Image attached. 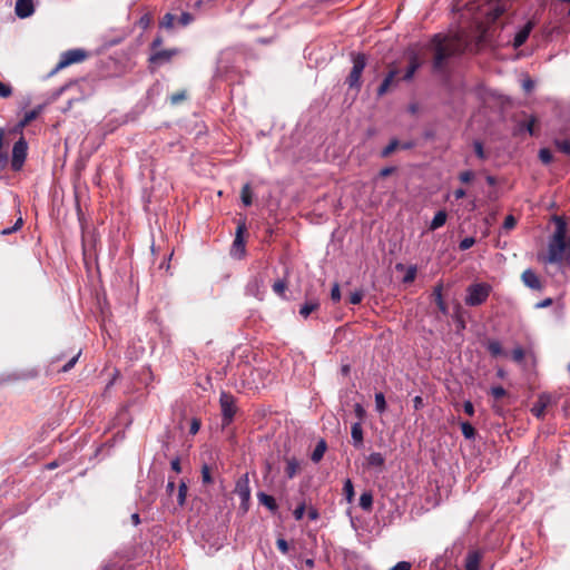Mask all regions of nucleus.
Wrapping results in <instances>:
<instances>
[{"label": "nucleus", "instance_id": "f257e3e1", "mask_svg": "<svg viewBox=\"0 0 570 570\" xmlns=\"http://www.w3.org/2000/svg\"><path fill=\"white\" fill-rule=\"evenodd\" d=\"M552 220L556 225V230L549 239L546 262L568 266L570 264V236L567 235V222L561 216H553Z\"/></svg>", "mask_w": 570, "mask_h": 570}, {"label": "nucleus", "instance_id": "f03ea898", "mask_svg": "<svg viewBox=\"0 0 570 570\" xmlns=\"http://www.w3.org/2000/svg\"><path fill=\"white\" fill-rule=\"evenodd\" d=\"M430 46L434 51L432 62L433 71L438 73H445L448 60L462 52V48L456 41L449 39L441 33L433 36Z\"/></svg>", "mask_w": 570, "mask_h": 570}, {"label": "nucleus", "instance_id": "7ed1b4c3", "mask_svg": "<svg viewBox=\"0 0 570 570\" xmlns=\"http://www.w3.org/2000/svg\"><path fill=\"white\" fill-rule=\"evenodd\" d=\"M492 292V286L489 283H473L466 288V296L464 302L468 306H480L487 302Z\"/></svg>", "mask_w": 570, "mask_h": 570}, {"label": "nucleus", "instance_id": "20e7f679", "mask_svg": "<svg viewBox=\"0 0 570 570\" xmlns=\"http://www.w3.org/2000/svg\"><path fill=\"white\" fill-rule=\"evenodd\" d=\"M351 57H352L353 67H352L350 75L347 76V78L345 80V83L351 89L360 90L361 86H362L361 76L366 66V56L362 52H357V53L353 52L351 55Z\"/></svg>", "mask_w": 570, "mask_h": 570}, {"label": "nucleus", "instance_id": "39448f33", "mask_svg": "<svg viewBox=\"0 0 570 570\" xmlns=\"http://www.w3.org/2000/svg\"><path fill=\"white\" fill-rule=\"evenodd\" d=\"M219 404L222 410V422L223 426H227L234 420L236 414V399L227 392H222L219 397Z\"/></svg>", "mask_w": 570, "mask_h": 570}, {"label": "nucleus", "instance_id": "423d86ee", "mask_svg": "<svg viewBox=\"0 0 570 570\" xmlns=\"http://www.w3.org/2000/svg\"><path fill=\"white\" fill-rule=\"evenodd\" d=\"M87 57V52L83 49H71L61 53L60 60L55 67V69L50 72V75H55L59 70L77 62H81Z\"/></svg>", "mask_w": 570, "mask_h": 570}, {"label": "nucleus", "instance_id": "0eeeda50", "mask_svg": "<svg viewBox=\"0 0 570 570\" xmlns=\"http://www.w3.org/2000/svg\"><path fill=\"white\" fill-rule=\"evenodd\" d=\"M28 144L23 137L17 140L12 147L11 168L13 171H19L27 158Z\"/></svg>", "mask_w": 570, "mask_h": 570}, {"label": "nucleus", "instance_id": "6e6552de", "mask_svg": "<svg viewBox=\"0 0 570 570\" xmlns=\"http://www.w3.org/2000/svg\"><path fill=\"white\" fill-rule=\"evenodd\" d=\"M558 397L550 393H542L539 395L537 402L533 404L531 409V413L538 419H542L546 414V410L557 404Z\"/></svg>", "mask_w": 570, "mask_h": 570}, {"label": "nucleus", "instance_id": "1a4fd4ad", "mask_svg": "<svg viewBox=\"0 0 570 570\" xmlns=\"http://www.w3.org/2000/svg\"><path fill=\"white\" fill-rule=\"evenodd\" d=\"M180 50L177 48L173 49H160L158 51L151 52L149 57V63L155 68L160 67L167 62H170L171 59L179 55Z\"/></svg>", "mask_w": 570, "mask_h": 570}, {"label": "nucleus", "instance_id": "9d476101", "mask_svg": "<svg viewBox=\"0 0 570 570\" xmlns=\"http://www.w3.org/2000/svg\"><path fill=\"white\" fill-rule=\"evenodd\" d=\"M235 493L239 497L242 501V508L247 511L248 502L250 499V488H249V479L248 474L242 475L235 485Z\"/></svg>", "mask_w": 570, "mask_h": 570}, {"label": "nucleus", "instance_id": "9b49d317", "mask_svg": "<svg viewBox=\"0 0 570 570\" xmlns=\"http://www.w3.org/2000/svg\"><path fill=\"white\" fill-rule=\"evenodd\" d=\"M246 232L245 223H240L236 228V236L232 246V255L236 258H242L245 254V239L244 234Z\"/></svg>", "mask_w": 570, "mask_h": 570}, {"label": "nucleus", "instance_id": "f8f14e48", "mask_svg": "<svg viewBox=\"0 0 570 570\" xmlns=\"http://www.w3.org/2000/svg\"><path fill=\"white\" fill-rule=\"evenodd\" d=\"M246 294L254 296L258 299L263 298L264 281L261 276L256 275L248 281V283L246 285Z\"/></svg>", "mask_w": 570, "mask_h": 570}, {"label": "nucleus", "instance_id": "ddd939ff", "mask_svg": "<svg viewBox=\"0 0 570 570\" xmlns=\"http://www.w3.org/2000/svg\"><path fill=\"white\" fill-rule=\"evenodd\" d=\"M535 26V21L533 19L529 20L514 36L512 46L514 49L520 48L524 45L527 39L529 38L531 31Z\"/></svg>", "mask_w": 570, "mask_h": 570}, {"label": "nucleus", "instance_id": "4468645a", "mask_svg": "<svg viewBox=\"0 0 570 570\" xmlns=\"http://www.w3.org/2000/svg\"><path fill=\"white\" fill-rule=\"evenodd\" d=\"M483 559V551L481 550H469L464 559L465 570H479L480 563Z\"/></svg>", "mask_w": 570, "mask_h": 570}, {"label": "nucleus", "instance_id": "2eb2a0df", "mask_svg": "<svg viewBox=\"0 0 570 570\" xmlns=\"http://www.w3.org/2000/svg\"><path fill=\"white\" fill-rule=\"evenodd\" d=\"M16 14L21 18H28L30 17L33 11V1L32 0H17L16 1Z\"/></svg>", "mask_w": 570, "mask_h": 570}, {"label": "nucleus", "instance_id": "dca6fc26", "mask_svg": "<svg viewBox=\"0 0 570 570\" xmlns=\"http://www.w3.org/2000/svg\"><path fill=\"white\" fill-rule=\"evenodd\" d=\"M42 108L43 107L41 105H39L35 109L27 111L23 115L22 119L17 124L14 131L21 132L26 126H28L31 121H33L40 115V112L42 111Z\"/></svg>", "mask_w": 570, "mask_h": 570}, {"label": "nucleus", "instance_id": "f3484780", "mask_svg": "<svg viewBox=\"0 0 570 570\" xmlns=\"http://www.w3.org/2000/svg\"><path fill=\"white\" fill-rule=\"evenodd\" d=\"M409 59H410L409 67H407L406 72L404 73V76L402 78L405 81L411 80L413 78L414 73L416 72V70L422 65L417 53L414 52V51L410 52Z\"/></svg>", "mask_w": 570, "mask_h": 570}, {"label": "nucleus", "instance_id": "a211bd4d", "mask_svg": "<svg viewBox=\"0 0 570 570\" xmlns=\"http://www.w3.org/2000/svg\"><path fill=\"white\" fill-rule=\"evenodd\" d=\"M522 282L525 286L531 289H541L542 285L537 276V274L532 269H525L521 275Z\"/></svg>", "mask_w": 570, "mask_h": 570}, {"label": "nucleus", "instance_id": "6ab92c4d", "mask_svg": "<svg viewBox=\"0 0 570 570\" xmlns=\"http://www.w3.org/2000/svg\"><path fill=\"white\" fill-rule=\"evenodd\" d=\"M397 75H399V70L397 69H391L389 71V73L385 76V78L383 79L382 83L377 88V95L379 96H383V95H385L389 91L390 87L394 83L395 78L397 77Z\"/></svg>", "mask_w": 570, "mask_h": 570}, {"label": "nucleus", "instance_id": "aec40b11", "mask_svg": "<svg viewBox=\"0 0 570 570\" xmlns=\"http://www.w3.org/2000/svg\"><path fill=\"white\" fill-rule=\"evenodd\" d=\"M352 444L356 449L363 446V428L361 422H355L351 428Z\"/></svg>", "mask_w": 570, "mask_h": 570}, {"label": "nucleus", "instance_id": "412c9836", "mask_svg": "<svg viewBox=\"0 0 570 570\" xmlns=\"http://www.w3.org/2000/svg\"><path fill=\"white\" fill-rule=\"evenodd\" d=\"M442 291H443V285L442 284H438L434 288H433V297H434V301L438 305V308L439 311L443 314V315H446L449 313V308H448V305L445 304L444 299H443V294H442Z\"/></svg>", "mask_w": 570, "mask_h": 570}, {"label": "nucleus", "instance_id": "4be33fe9", "mask_svg": "<svg viewBox=\"0 0 570 570\" xmlns=\"http://www.w3.org/2000/svg\"><path fill=\"white\" fill-rule=\"evenodd\" d=\"M257 499L261 504L266 507L272 512H275L278 509L276 500L269 494H266L264 492H258Z\"/></svg>", "mask_w": 570, "mask_h": 570}, {"label": "nucleus", "instance_id": "5701e85b", "mask_svg": "<svg viewBox=\"0 0 570 570\" xmlns=\"http://www.w3.org/2000/svg\"><path fill=\"white\" fill-rule=\"evenodd\" d=\"M327 450V443L324 439H321L314 451L312 452V455H311V460L314 462V463H318L323 456H324V453L326 452Z\"/></svg>", "mask_w": 570, "mask_h": 570}, {"label": "nucleus", "instance_id": "b1692460", "mask_svg": "<svg viewBox=\"0 0 570 570\" xmlns=\"http://www.w3.org/2000/svg\"><path fill=\"white\" fill-rule=\"evenodd\" d=\"M320 307L317 299H311L305 302L299 308V315L307 318L314 311Z\"/></svg>", "mask_w": 570, "mask_h": 570}, {"label": "nucleus", "instance_id": "393cba45", "mask_svg": "<svg viewBox=\"0 0 570 570\" xmlns=\"http://www.w3.org/2000/svg\"><path fill=\"white\" fill-rule=\"evenodd\" d=\"M366 463L371 468L382 469L385 463V458L380 452H373L366 458Z\"/></svg>", "mask_w": 570, "mask_h": 570}, {"label": "nucleus", "instance_id": "a878e982", "mask_svg": "<svg viewBox=\"0 0 570 570\" xmlns=\"http://www.w3.org/2000/svg\"><path fill=\"white\" fill-rule=\"evenodd\" d=\"M448 218V214L445 210H439L433 219L430 223L429 229L430 230H436L438 228L442 227Z\"/></svg>", "mask_w": 570, "mask_h": 570}, {"label": "nucleus", "instance_id": "bb28decb", "mask_svg": "<svg viewBox=\"0 0 570 570\" xmlns=\"http://www.w3.org/2000/svg\"><path fill=\"white\" fill-rule=\"evenodd\" d=\"M485 347L488 350V352L493 356V357H498V356H502L504 355V351L502 348V345L499 341L497 340H489L487 343H485Z\"/></svg>", "mask_w": 570, "mask_h": 570}, {"label": "nucleus", "instance_id": "cd10ccee", "mask_svg": "<svg viewBox=\"0 0 570 570\" xmlns=\"http://www.w3.org/2000/svg\"><path fill=\"white\" fill-rule=\"evenodd\" d=\"M299 470V462L296 458L286 459L285 473L288 479H293Z\"/></svg>", "mask_w": 570, "mask_h": 570}, {"label": "nucleus", "instance_id": "c85d7f7f", "mask_svg": "<svg viewBox=\"0 0 570 570\" xmlns=\"http://www.w3.org/2000/svg\"><path fill=\"white\" fill-rule=\"evenodd\" d=\"M3 138H4V129L0 128V173L7 167L8 165V155L6 151H2L3 148Z\"/></svg>", "mask_w": 570, "mask_h": 570}, {"label": "nucleus", "instance_id": "c756f323", "mask_svg": "<svg viewBox=\"0 0 570 570\" xmlns=\"http://www.w3.org/2000/svg\"><path fill=\"white\" fill-rule=\"evenodd\" d=\"M188 487L187 483L184 480H180L178 484V491H177V503L179 507H183L186 502Z\"/></svg>", "mask_w": 570, "mask_h": 570}, {"label": "nucleus", "instance_id": "7c9ffc66", "mask_svg": "<svg viewBox=\"0 0 570 570\" xmlns=\"http://www.w3.org/2000/svg\"><path fill=\"white\" fill-rule=\"evenodd\" d=\"M360 507L365 510L370 511L373 507V495L371 492H363L360 497Z\"/></svg>", "mask_w": 570, "mask_h": 570}, {"label": "nucleus", "instance_id": "2f4dec72", "mask_svg": "<svg viewBox=\"0 0 570 570\" xmlns=\"http://www.w3.org/2000/svg\"><path fill=\"white\" fill-rule=\"evenodd\" d=\"M399 146H400V140L396 139V138H393L389 145L386 147H384L382 150H381V157L382 158H387L389 156H391L395 150L399 149Z\"/></svg>", "mask_w": 570, "mask_h": 570}, {"label": "nucleus", "instance_id": "473e14b6", "mask_svg": "<svg viewBox=\"0 0 570 570\" xmlns=\"http://www.w3.org/2000/svg\"><path fill=\"white\" fill-rule=\"evenodd\" d=\"M461 431L465 439L473 440L475 438L476 431L473 425L469 422L461 423Z\"/></svg>", "mask_w": 570, "mask_h": 570}, {"label": "nucleus", "instance_id": "72a5a7b5", "mask_svg": "<svg viewBox=\"0 0 570 570\" xmlns=\"http://www.w3.org/2000/svg\"><path fill=\"white\" fill-rule=\"evenodd\" d=\"M242 202L245 206H250L253 203V193L249 184H245L242 188Z\"/></svg>", "mask_w": 570, "mask_h": 570}, {"label": "nucleus", "instance_id": "f704fd0d", "mask_svg": "<svg viewBox=\"0 0 570 570\" xmlns=\"http://www.w3.org/2000/svg\"><path fill=\"white\" fill-rule=\"evenodd\" d=\"M343 492L346 498V501L348 503H351L354 500L355 492H354L353 483L350 479L345 480L344 487H343Z\"/></svg>", "mask_w": 570, "mask_h": 570}, {"label": "nucleus", "instance_id": "c9c22d12", "mask_svg": "<svg viewBox=\"0 0 570 570\" xmlns=\"http://www.w3.org/2000/svg\"><path fill=\"white\" fill-rule=\"evenodd\" d=\"M554 146L559 151L564 155H570V140L568 139H556Z\"/></svg>", "mask_w": 570, "mask_h": 570}, {"label": "nucleus", "instance_id": "e433bc0d", "mask_svg": "<svg viewBox=\"0 0 570 570\" xmlns=\"http://www.w3.org/2000/svg\"><path fill=\"white\" fill-rule=\"evenodd\" d=\"M202 481L204 484H210L214 481L212 476V468L208 464H203L202 466Z\"/></svg>", "mask_w": 570, "mask_h": 570}, {"label": "nucleus", "instance_id": "4c0bfd02", "mask_svg": "<svg viewBox=\"0 0 570 570\" xmlns=\"http://www.w3.org/2000/svg\"><path fill=\"white\" fill-rule=\"evenodd\" d=\"M376 411L383 413L386 410L385 396L382 392L375 394Z\"/></svg>", "mask_w": 570, "mask_h": 570}, {"label": "nucleus", "instance_id": "58836bf2", "mask_svg": "<svg viewBox=\"0 0 570 570\" xmlns=\"http://www.w3.org/2000/svg\"><path fill=\"white\" fill-rule=\"evenodd\" d=\"M287 284L284 279H278L273 284V291L281 297L285 296Z\"/></svg>", "mask_w": 570, "mask_h": 570}, {"label": "nucleus", "instance_id": "ea45409f", "mask_svg": "<svg viewBox=\"0 0 570 570\" xmlns=\"http://www.w3.org/2000/svg\"><path fill=\"white\" fill-rule=\"evenodd\" d=\"M539 159L548 165L552 161L553 157H552V153L548 149V148H541L539 150Z\"/></svg>", "mask_w": 570, "mask_h": 570}, {"label": "nucleus", "instance_id": "a19ab883", "mask_svg": "<svg viewBox=\"0 0 570 570\" xmlns=\"http://www.w3.org/2000/svg\"><path fill=\"white\" fill-rule=\"evenodd\" d=\"M453 320L455 321L459 330H464L465 328V321H464V318L462 316V312H461L460 306L456 307V309H455V312L453 314Z\"/></svg>", "mask_w": 570, "mask_h": 570}, {"label": "nucleus", "instance_id": "79ce46f5", "mask_svg": "<svg viewBox=\"0 0 570 570\" xmlns=\"http://www.w3.org/2000/svg\"><path fill=\"white\" fill-rule=\"evenodd\" d=\"M416 267L410 266L403 277V283H412L416 277Z\"/></svg>", "mask_w": 570, "mask_h": 570}, {"label": "nucleus", "instance_id": "37998d69", "mask_svg": "<svg viewBox=\"0 0 570 570\" xmlns=\"http://www.w3.org/2000/svg\"><path fill=\"white\" fill-rule=\"evenodd\" d=\"M175 16L171 13H166L160 21V27L163 28H171L174 26Z\"/></svg>", "mask_w": 570, "mask_h": 570}, {"label": "nucleus", "instance_id": "c03bdc74", "mask_svg": "<svg viewBox=\"0 0 570 570\" xmlns=\"http://www.w3.org/2000/svg\"><path fill=\"white\" fill-rule=\"evenodd\" d=\"M525 353L522 347H515L512 351V360L517 363H521L524 360Z\"/></svg>", "mask_w": 570, "mask_h": 570}, {"label": "nucleus", "instance_id": "a18cd8bd", "mask_svg": "<svg viewBox=\"0 0 570 570\" xmlns=\"http://www.w3.org/2000/svg\"><path fill=\"white\" fill-rule=\"evenodd\" d=\"M474 171L472 170H465V171H462L460 173L459 175V179L461 183L463 184H468L470 181H472L474 179Z\"/></svg>", "mask_w": 570, "mask_h": 570}, {"label": "nucleus", "instance_id": "49530a36", "mask_svg": "<svg viewBox=\"0 0 570 570\" xmlns=\"http://www.w3.org/2000/svg\"><path fill=\"white\" fill-rule=\"evenodd\" d=\"M473 147H474V153L478 156V158H480V159H485L487 158V155H485V151L483 149V145H482L481 141L475 140L473 142Z\"/></svg>", "mask_w": 570, "mask_h": 570}, {"label": "nucleus", "instance_id": "de8ad7c7", "mask_svg": "<svg viewBox=\"0 0 570 570\" xmlns=\"http://www.w3.org/2000/svg\"><path fill=\"white\" fill-rule=\"evenodd\" d=\"M80 354H81V351H78V353H77L76 355H73V356L68 361V363H66V364L62 366L61 371H62V372H68V371H70V370L76 365V363H77V361H78V358H79Z\"/></svg>", "mask_w": 570, "mask_h": 570}, {"label": "nucleus", "instance_id": "09e8293b", "mask_svg": "<svg viewBox=\"0 0 570 570\" xmlns=\"http://www.w3.org/2000/svg\"><path fill=\"white\" fill-rule=\"evenodd\" d=\"M474 244H475V239L473 237H465L460 242L459 248L461 250H466V249L471 248Z\"/></svg>", "mask_w": 570, "mask_h": 570}, {"label": "nucleus", "instance_id": "8fccbe9b", "mask_svg": "<svg viewBox=\"0 0 570 570\" xmlns=\"http://www.w3.org/2000/svg\"><path fill=\"white\" fill-rule=\"evenodd\" d=\"M364 297L363 291H355L350 295V303L353 305H357L362 302Z\"/></svg>", "mask_w": 570, "mask_h": 570}, {"label": "nucleus", "instance_id": "3c124183", "mask_svg": "<svg viewBox=\"0 0 570 570\" xmlns=\"http://www.w3.org/2000/svg\"><path fill=\"white\" fill-rule=\"evenodd\" d=\"M505 394H507V391L504 390V387H502L500 385L491 387V395L497 400L505 396Z\"/></svg>", "mask_w": 570, "mask_h": 570}, {"label": "nucleus", "instance_id": "603ef678", "mask_svg": "<svg viewBox=\"0 0 570 570\" xmlns=\"http://www.w3.org/2000/svg\"><path fill=\"white\" fill-rule=\"evenodd\" d=\"M517 225V219L512 216V215H508L503 222V225L502 227L505 229V230H510L512 228H514Z\"/></svg>", "mask_w": 570, "mask_h": 570}, {"label": "nucleus", "instance_id": "864d4df0", "mask_svg": "<svg viewBox=\"0 0 570 570\" xmlns=\"http://www.w3.org/2000/svg\"><path fill=\"white\" fill-rule=\"evenodd\" d=\"M354 413H355L356 417L358 419V422L362 423L363 419L366 415V412H365V409L363 407V405L360 403H356L354 405Z\"/></svg>", "mask_w": 570, "mask_h": 570}, {"label": "nucleus", "instance_id": "5fc2aeb1", "mask_svg": "<svg viewBox=\"0 0 570 570\" xmlns=\"http://www.w3.org/2000/svg\"><path fill=\"white\" fill-rule=\"evenodd\" d=\"M11 94H12L11 86L0 81V97L8 98L11 96Z\"/></svg>", "mask_w": 570, "mask_h": 570}, {"label": "nucleus", "instance_id": "6e6d98bb", "mask_svg": "<svg viewBox=\"0 0 570 570\" xmlns=\"http://www.w3.org/2000/svg\"><path fill=\"white\" fill-rule=\"evenodd\" d=\"M276 546H277L278 550L283 554H287L288 553L289 547H288V543H287V541L285 539L278 538L277 541H276Z\"/></svg>", "mask_w": 570, "mask_h": 570}, {"label": "nucleus", "instance_id": "4d7b16f0", "mask_svg": "<svg viewBox=\"0 0 570 570\" xmlns=\"http://www.w3.org/2000/svg\"><path fill=\"white\" fill-rule=\"evenodd\" d=\"M331 299L335 303L340 302V299H341V289H340V285L337 283H335L332 287Z\"/></svg>", "mask_w": 570, "mask_h": 570}, {"label": "nucleus", "instance_id": "13d9d810", "mask_svg": "<svg viewBox=\"0 0 570 570\" xmlns=\"http://www.w3.org/2000/svg\"><path fill=\"white\" fill-rule=\"evenodd\" d=\"M194 20V17L191 13L189 12H183L178 19V22L181 24V26H187L189 24L191 21Z\"/></svg>", "mask_w": 570, "mask_h": 570}, {"label": "nucleus", "instance_id": "bf43d9fd", "mask_svg": "<svg viewBox=\"0 0 570 570\" xmlns=\"http://www.w3.org/2000/svg\"><path fill=\"white\" fill-rule=\"evenodd\" d=\"M305 513V503H301L297 505V508L294 510L293 515L295 520H302Z\"/></svg>", "mask_w": 570, "mask_h": 570}, {"label": "nucleus", "instance_id": "052dcab7", "mask_svg": "<svg viewBox=\"0 0 570 570\" xmlns=\"http://www.w3.org/2000/svg\"><path fill=\"white\" fill-rule=\"evenodd\" d=\"M22 224H23V220L20 217V218H18V220L14 223V225L12 227L3 229L2 234L3 235H9V234L16 232V230H18L22 226Z\"/></svg>", "mask_w": 570, "mask_h": 570}, {"label": "nucleus", "instance_id": "680f3d73", "mask_svg": "<svg viewBox=\"0 0 570 570\" xmlns=\"http://www.w3.org/2000/svg\"><path fill=\"white\" fill-rule=\"evenodd\" d=\"M163 45V37L157 36L153 42L150 43V50L151 52L160 50V46Z\"/></svg>", "mask_w": 570, "mask_h": 570}, {"label": "nucleus", "instance_id": "e2e57ef3", "mask_svg": "<svg viewBox=\"0 0 570 570\" xmlns=\"http://www.w3.org/2000/svg\"><path fill=\"white\" fill-rule=\"evenodd\" d=\"M150 22H151L150 16L149 14H144L142 17H140V19L138 21V24L142 29H147L150 26Z\"/></svg>", "mask_w": 570, "mask_h": 570}, {"label": "nucleus", "instance_id": "0e129e2a", "mask_svg": "<svg viewBox=\"0 0 570 570\" xmlns=\"http://www.w3.org/2000/svg\"><path fill=\"white\" fill-rule=\"evenodd\" d=\"M390 570H411V563L406 561H400Z\"/></svg>", "mask_w": 570, "mask_h": 570}, {"label": "nucleus", "instance_id": "69168bd1", "mask_svg": "<svg viewBox=\"0 0 570 570\" xmlns=\"http://www.w3.org/2000/svg\"><path fill=\"white\" fill-rule=\"evenodd\" d=\"M395 170H396V167H394V166L384 167L380 170L379 177H387V176L392 175L393 173H395Z\"/></svg>", "mask_w": 570, "mask_h": 570}, {"label": "nucleus", "instance_id": "338daca9", "mask_svg": "<svg viewBox=\"0 0 570 570\" xmlns=\"http://www.w3.org/2000/svg\"><path fill=\"white\" fill-rule=\"evenodd\" d=\"M200 429V421L198 419H193L191 423H190V429H189V433L190 434H196Z\"/></svg>", "mask_w": 570, "mask_h": 570}, {"label": "nucleus", "instance_id": "774afa93", "mask_svg": "<svg viewBox=\"0 0 570 570\" xmlns=\"http://www.w3.org/2000/svg\"><path fill=\"white\" fill-rule=\"evenodd\" d=\"M463 410L468 415L472 416L474 414L473 403L471 401H465L463 403Z\"/></svg>", "mask_w": 570, "mask_h": 570}]
</instances>
